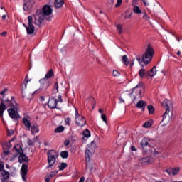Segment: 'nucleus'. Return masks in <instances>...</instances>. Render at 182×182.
I'll list each match as a JSON object with an SVG mask.
<instances>
[{
  "label": "nucleus",
  "instance_id": "obj_25",
  "mask_svg": "<svg viewBox=\"0 0 182 182\" xmlns=\"http://www.w3.org/2000/svg\"><path fill=\"white\" fill-rule=\"evenodd\" d=\"M83 136L82 137V140H85V139H89L90 137V131L89 129H86L82 132Z\"/></svg>",
  "mask_w": 182,
  "mask_h": 182
},
{
  "label": "nucleus",
  "instance_id": "obj_47",
  "mask_svg": "<svg viewBox=\"0 0 182 182\" xmlns=\"http://www.w3.org/2000/svg\"><path fill=\"white\" fill-rule=\"evenodd\" d=\"M101 117H102L103 122H105V123H106V124L107 125V118L106 117V114H102L101 115Z\"/></svg>",
  "mask_w": 182,
  "mask_h": 182
},
{
  "label": "nucleus",
  "instance_id": "obj_1",
  "mask_svg": "<svg viewBox=\"0 0 182 182\" xmlns=\"http://www.w3.org/2000/svg\"><path fill=\"white\" fill-rule=\"evenodd\" d=\"M13 151L15 153L14 155V159L18 157V160H29L28 156L23 153L22 145L16 144L13 148Z\"/></svg>",
  "mask_w": 182,
  "mask_h": 182
},
{
  "label": "nucleus",
  "instance_id": "obj_52",
  "mask_svg": "<svg viewBox=\"0 0 182 182\" xmlns=\"http://www.w3.org/2000/svg\"><path fill=\"white\" fill-rule=\"evenodd\" d=\"M51 178L52 176H50V175H47L45 178L46 182H50Z\"/></svg>",
  "mask_w": 182,
  "mask_h": 182
},
{
  "label": "nucleus",
  "instance_id": "obj_62",
  "mask_svg": "<svg viewBox=\"0 0 182 182\" xmlns=\"http://www.w3.org/2000/svg\"><path fill=\"white\" fill-rule=\"evenodd\" d=\"M144 163V164H151V163H153V161L148 160V161H145Z\"/></svg>",
  "mask_w": 182,
  "mask_h": 182
},
{
  "label": "nucleus",
  "instance_id": "obj_60",
  "mask_svg": "<svg viewBox=\"0 0 182 182\" xmlns=\"http://www.w3.org/2000/svg\"><path fill=\"white\" fill-rule=\"evenodd\" d=\"M142 2L145 6H149V2H147V0H144Z\"/></svg>",
  "mask_w": 182,
  "mask_h": 182
},
{
  "label": "nucleus",
  "instance_id": "obj_43",
  "mask_svg": "<svg viewBox=\"0 0 182 182\" xmlns=\"http://www.w3.org/2000/svg\"><path fill=\"white\" fill-rule=\"evenodd\" d=\"M143 127L149 129V127H151V123L150 122H146L144 124Z\"/></svg>",
  "mask_w": 182,
  "mask_h": 182
},
{
  "label": "nucleus",
  "instance_id": "obj_23",
  "mask_svg": "<svg viewBox=\"0 0 182 182\" xmlns=\"http://www.w3.org/2000/svg\"><path fill=\"white\" fill-rule=\"evenodd\" d=\"M53 76H55V73H53V70L50 69L46 73L45 77L43 78L49 80V79H50V77H53Z\"/></svg>",
  "mask_w": 182,
  "mask_h": 182
},
{
  "label": "nucleus",
  "instance_id": "obj_15",
  "mask_svg": "<svg viewBox=\"0 0 182 182\" xmlns=\"http://www.w3.org/2000/svg\"><path fill=\"white\" fill-rule=\"evenodd\" d=\"M34 19V24L37 25V26H41L42 25V22H43L45 18H42L38 15H33V16Z\"/></svg>",
  "mask_w": 182,
  "mask_h": 182
},
{
  "label": "nucleus",
  "instance_id": "obj_5",
  "mask_svg": "<svg viewBox=\"0 0 182 182\" xmlns=\"http://www.w3.org/2000/svg\"><path fill=\"white\" fill-rule=\"evenodd\" d=\"M9 116L14 120V122H16L17 120H19L21 119V115L18 113V107H11L8 109Z\"/></svg>",
  "mask_w": 182,
  "mask_h": 182
},
{
  "label": "nucleus",
  "instance_id": "obj_17",
  "mask_svg": "<svg viewBox=\"0 0 182 182\" xmlns=\"http://www.w3.org/2000/svg\"><path fill=\"white\" fill-rule=\"evenodd\" d=\"M178 171H180L179 168H173L172 170L171 169H166L165 171L166 173H167L169 176H176V174H178Z\"/></svg>",
  "mask_w": 182,
  "mask_h": 182
},
{
  "label": "nucleus",
  "instance_id": "obj_21",
  "mask_svg": "<svg viewBox=\"0 0 182 182\" xmlns=\"http://www.w3.org/2000/svg\"><path fill=\"white\" fill-rule=\"evenodd\" d=\"M9 148H7L5 145L3 146V153L1 154L2 159H5L6 156H9Z\"/></svg>",
  "mask_w": 182,
  "mask_h": 182
},
{
  "label": "nucleus",
  "instance_id": "obj_63",
  "mask_svg": "<svg viewBox=\"0 0 182 182\" xmlns=\"http://www.w3.org/2000/svg\"><path fill=\"white\" fill-rule=\"evenodd\" d=\"M79 182H85V177H81Z\"/></svg>",
  "mask_w": 182,
  "mask_h": 182
},
{
  "label": "nucleus",
  "instance_id": "obj_36",
  "mask_svg": "<svg viewBox=\"0 0 182 182\" xmlns=\"http://www.w3.org/2000/svg\"><path fill=\"white\" fill-rule=\"evenodd\" d=\"M55 160H48V166H47V168H50V167L55 165Z\"/></svg>",
  "mask_w": 182,
  "mask_h": 182
},
{
  "label": "nucleus",
  "instance_id": "obj_6",
  "mask_svg": "<svg viewBox=\"0 0 182 182\" xmlns=\"http://www.w3.org/2000/svg\"><path fill=\"white\" fill-rule=\"evenodd\" d=\"M95 151H96V144L95 141H92L91 144L85 150V160H87V159L90 160V156L94 154Z\"/></svg>",
  "mask_w": 182,
  "mask_h": 182
},
{
  "label": "nucleus",
  "instance_id": "obj_27",
  "mask_svg": "<svg viewBox=\"0 0 182 182\" xmlns=\"http://www.w3.org/2000/svg\"><path fill=\"white\" fill-rule=\"evenodd\" d=\"M2 177H3V179H8L9 178V173L8 172V171L6 170H3L1 171H0Z\"/></svg>",
  "mask_w": 182,
  "mask_h": 182
},
{
  "label": "nucleus",
  "instance_id": "obj_49",
  "mask_svg": "<svg viewBox=\"0 0 182 182\" xmlns=\"http://www.w3.org/2000/svg\"><path fill=\"white\" fill-rule=\"evenodd\" d=\"M122 2H123V0H117V4L115 5V8H119V6L122 5Z\"/></svg>",
  "mask_w": 182,
  "mask_h": 182
},
{
  "label": "nucleus",
  "instance_id": "obj_58",
  "mask_svg": "<svg viewBox=\"0 0 182 182\" xmlns=\"http://www.w3.org/2000/svg\"><path fill=\"white\" fill-rule=\"evenodd\" d=\"M58 102H60V103H62L63 102V100L62 99V95H58Z\"/></svg>",
  "mask_w": 182,
  "mask_h": 182
},
{
  "label": "nucleus",
  "instance_id": "obj_12",
  "mask_svg": "<svg viewBox=\"0 0 182 182\" xmlns=\"http://www.w3.org/2000/svg\"><path fill=\"white\" fill-rule=\"evenodd\" d=\"M26 174H28V165L23 164L21 169V176L24 182H28L26 181Z\"/></svg>",
  "mask_w": 182,
  "mask_h": 182
},
{
  "label": "nucleus",
  "instance_id": "obj_56",
  "mask_svg": "<svg viewBox=\"0 0 182 182\" xmlns=\"http://www.w3.org/2000/svg\"><path fill=\"white\" fill-rule=\"evenodd\" d=\"M70 122H71V120H70V118H69V117H68L65 119V123H66L68 126H69V124H70Z\"/></svg>",
  "mask_w": 182,
  "mask_h": 182
},
{
  "label": "nucleus",
  "instance_id": "obj_33",
  "mask_svg": "<svg viewBox=\"0 0 182 182\" xmlns=\"http://www.w3.org/2000/svg\"><path fill=\"white\" fill-rule=\"evenodd\" d=\"M53 91L54 92V93H58L59 92V84L58 83V82H55Z\"/></svg>",
  "mask_w": 182,
  "mask_h": 182
},
{
  "label": "nucleus",
  "instance_id": "obj_32",
  "mask_svg": "<svg viewBox=\"0 0 182 182\" xmlns=\"http://www.w3.org/2000/svg\"><path fill=\"white\" fill-rule=\"evenodd\" d=\"M129 58L126 55L122 57V62L125 66H129Z\"/></svg>",
  "mask_w": 182,
  "mask_h": 182
},
{
  "label": "nucleus",
  "instance_id": "obj_53",
  "mask_svg": "<svg viewBox=\"0 0 182 182\" xmlns=\"http://www.w3.org/2000/svg\"><path fill=\"white\" fill-rule=\"evenodd\" d=\"M27 143L28 146H33L35 144V143L33 142V141L31 140V139H28L27 140Z\"/></svg>",
  "mask_w": 182,
  "mask_h": 182
},
{
  "label": "nucleus",
  "instance_id": "obj_20",
  "mask_svg": "<svg viewBox=\"0 0 182 182\" xmlns=\"http://www.w3.org/2000/svg\"><path fill=\"white\" fill-rule=\"evenodd\" d=\"M148 76H150L151 77H153L154 76H156L157 74V68L156 66H154L149 71L146 73Z\"/></svg>",
  "mask_w": 182,
  "mask_h": 182
},
{
  "label": "nucleus",
  "instance_id": "obj_64",
  "mask_svg": "<svg viewBox=\"0 0 182 182\" xmlns=\"http://www.w3.org/2000/svg\"><path fill=\"white\" fill-rule=\"evenodd\" d=\"M8 179H1V182H8Z\"/></svg>",
  "mask_w": 182,
  "mask_h": 182
},
{
  "label": "nucleus",
  "instance_id": "obj_61",
  "mask_svg": "<svg viewBox=\"0 0 182 182\" xmlns=\"http://www.w3.org/2000/svg\"><path fill=\"white\" fill-rule=\"evenodd\" d=\"M131 150L132 151H137V149L134 146H131Z\"/></svg>",
  "mask_w": 182,
  "mask_h": 182
},
{
  "label": "nucleus",
  "instance_id": "obj_51",
  "mask_svg": "<svg viewBox=\"0 0 182 182\" xmlns=\"http://www.w3.org/2000/svg\"><path fill=\"white\" fill-rule=\"evenodd\" d=\"M8 92V89L5 88L4 90H2L0 92V95H2L3 97H5V93H6Z\"/></svg>",
  "mask_w": 182,
  "mask_h": 182
},
{
  "label": "nucleus",
  "instance_id": "obj_10",
  "mask_svg": "<svg viewBox=\"0 0 182 182\" xmlns=\"http://www.w3.org/2000/svg\"><path fill=\"white\" fill-rule=\"evenodd\" d=\"M58 102H59L58 99H55V97H51L48 100V107L49 109H58V107H56V106H58Z\"/></svg>",
  "mask_w": 182,
  "mask_h": 182
},
{
  "label": "nucleus",
  "instance_id": "obj_3",
  "mask_svg": "<svg viewBox=\"0 0 182 182\" xmlns=\"http://www.w3.org/2000/svg\"><path fill=\"white\" fill-rule=\"evenodd\" d=\"M162 107H164L166 109V111L163 115V119L161 121L162 126H166L167 123H168V121H166L164 122V120H166L167 116H168V114L170 113V107L171 106V101L169 100H164V102L161 103Z\"/></svg>",
  "mask_w": 182,
  "mask_h": 182
},
{
  "label": "nucleus",
  "instance_id": "obj_50",
  "mask_svg": "<svg viewBox=\"0 0 182 182\" xmlns=\"http://www.w3.org/2000/svg\"><path fill=\"white\" fill-rule=\"evenodd\" d=\"M58 173V171H52L49 175L50 176V177H55V176H56Z\"/></svg>",
  "mask_w": 182,
  "mask_h": 182
},
{
  "label": "nucleus",
  "instance_id": "obj_16",
  "mask_svg": "<svg viewBox=\"0 0 182 182\" xmlns=\"http://www.w3.org/2000/svg\"><path fill=\"white\" fill-rule=\"evenodd\" d=\"M65 4V1L64 0H55L54 1V7L56 9H60L62 6Z\"/></svg>",
  "mask_w": 182,
  "mask_h": 182
},
{
  "label": "nucleus",
  "instance_id": "obj_26",
  "mask_svg": "<svg viewBox=\"0 0 182 182\" xmlns=\"http://www.w3.org/2000/svg\"><path fill=\"white\" fill-rule=\"evenodd\" d=\"M26 32L28 35H32L35 32V26H28V28H26Z\"/></svg>",
  "mask_w": 182,
  "mask_h": 182
},
{
  "label": "nucleus",
  "instance_id": "obj_41",
  "mask_svg": "<svg viewBox=\"0 0 182 182\" xmlns=\"http://www.w3.org/2000/svg\"><path fill=\"white\" fill-rule=\"evenodd\" d=\"M66 167H68V164L66 163H62L59 166V170H60V171L65 170V168H66Z\"/></svg>",
  "mask_w": 182,
  "mask_h": 182
},
{
  "label": "nucleus",
  "instance_id": "obj_59",
  "mask_svg": "<svg viewBox=\"0 0 182 182\" xmlns=\"http://www.w3.org/2000/svg\"><path fill=\"white\" fill-rule=\"evenodd\" d=\"M130 18H132V14L129 15H125L124 16V19H130Z\"/></svg>",
  "mask_w": 182,
  "mask_h": 182
},
{
  "label": "nucleus",
  "instance_id": "obj_38",
  "mask_svg": "<svg viewBox=\"0 0 182 182\" xmlns=\"http://www.w3.org/2000/svg\"><path fill=\"white\" fill-rule=\"evenodd\" d=\"M142 18L146 22H150V16L147 15V13L144 12Z\"/></svg>",
  "mask_w": 182,
  "mask_h": 182
},
{
  "label": "nucleus",
  "instance_id": "obj_7",
  "mask_svg": "<svg viewBox=\"0 0 182 182\" xmlns=\"http://www.w3.org/2000/svg\"><path fill=\"white\" fill-rule=\"evenodd\" d=\"M42 11L43 17H45L48 21H52V17L49 16V15H52V12H53L52 7L48 4H46Z\"/></svg>",
  "mask_w": 182,
  "mask_h": 182
},
{
  "label": "nucleus",
  "instance_id": "obj_9",
  "mask_svg": "<svg viewBox=\"0 0 182 182\" xmlns=\"http://www.w3.org/2000/svg\"><path fill=\"white\" fill-rule=\"evenodd\" d=\"M39 82L41 84L39 90H42V89L48 90V87L52 85V81L50 80H46V78L41 79Z\"/></svg>",
  "mask_w": 182,
  "mask_h": 182
},
{
  "label": "nucleus",
  "instance_id": "obj_55",
  "mask_svg": "<svg viewBox=\"0 0 182 182\" xmlns=\"http://www.w3.org/2000/svg\"><path fill=\"white\" fill-rule=\"evenodd\" d=\"M69 144H70V141H69V139H66L64 141V146H65L66 147H68V146H69Z\"/></svg>",
  "mask_w": 182,
  "mask_h": 182
},
{
  "label": "nucleus",
  "instance_id": "obj_24",
  "mask_svg": "<svg viewBox=\"0 0 182 182\" xmlns=\"http://www.w3.org/2000/svg\"><path fill=\"white\" fill-rule=\"evenodd\" d=\"M6 110V105L4 104V102L2 101L0 103V117H2L4 116V112Z\"/></svg>",
  "mask_w": 182,
  "mask_h": 182
},
{
  "label": "nucleus",
  "instance_id": "obj_11",
  "mask_svg": "<svg viewBox=\"0 0 182 182\" xmlns=\"http://www.w3.org/2000/svg\"><path fill=\"white\" fill-rule=\"evenodd\" d=\"M149 141L150 138L149 137H145L141 141L140 144L144 150H147V149H150L151 147V144L149 143Z\"/></svg>",
  "mask_w": 182,
  "mask_h": 182
},
{
  "label": "nucleus",
  "instance_id": "obj_42",
  "mask_svg": "<svg viewBox=\"0 0 182 182\" xmlns=\"http://www.w3.org/2000/svg\"><path fill=\"white\" fill-rule=\"evenodd\" d=\"M11 141H14V139H11L9 141V142L6 143L4 146L7 148H9L10 150L12 149V144H11Z\"/></svg>",
  "mask_w": 182,
  "mask_h": 182
},
{
  "label": "nucleus",
  "instance_id": "obj_54",
  "mask_svg": "<svg viewBox=\"0 0 182 182\" xmlns=\"http://www.w3.org/2000/svg\"><path fill=\"white\" fill-rule=\"evenodd\" d=\"M136 60H138L139 63H141L143 62V58H141L139 55L136 56Z\"/></svg>",
  "mask_w": 182,
  "mask_h": 182
},
{
  "label": "nucleus",
  "instance_id": "obj_14",
  "mask_svg": "<svg viewBox=\"0 0 182 182\" xmlns=\"http://www.w3.org/2000/svg\"><path fill=\"white\" fill-rule=\"evenodd\" d=\"M35 0H24V4L23 6V9L24 11H28L31 8H32V5L35 4Z\"/></svg>",
  "mask_w": 182,
  "mask_h": 182
},
{
  "label": "nucleus",
  "instance_id": "obj_39",
  "mask_svg": "<svg viewBox=\"0 0 182 182\" xmlns=\"http://www.w3.org/2000/svg\"><path fill=\"white\" fill-rule=\"evenodd\" d=\"M139 76L140 77H144L146 76V70L142 68L139 70Z\"/></svg>",
  "mask_w": 182,
  "mask_h": 182
},
{
  "label": "nucleus",
  "instance_id": "obj_34",
  "mask_svg": "<svg viewBox=\"0 0 182 182\" xmlns=\"http://www.w3.org/2000/svg\"><path fill=\"white\" fill-rule=\"evenodd\" d=\"M28 26H33V16L32 17V16H28Z\"/></svg>",
  "mask_w": 182,
  "mask_h": 182
},
{
  "label": "nucleus",
  "instance_id": "obj_44",
  "mask_svg": "<svg viewBox=\"0 0 182 182\" xmlns=\"http://www.w3.org/2000/svg\"><path fill=\"white\" fill-rule=\"evenodd\" d=\"M15 131L14 129H8L7 130V136H14Z\"/></svg>",
  "mask_w": 182,
  "mask_h": 182
},
{
  "label": "nucleus",
  "instance_id": "obj_8",
  "mask_svg": "<svg viewBox=\"0 0 182 182\" xmlns=\"http://www.w3.org/2000/svg\"><path fill=\"white\" fill-rule=\"evenodd\" d=\"M1 103H2V102H4V105H5L6 107H18V104L16 103V102L15 101V97H11V99H6L4 100V98H1Z\"/></svg>",
  "mask_w": 182,
  "mask_h": 182
},
{
  "label": "nucleus",
  "instance_id": "obj_29",
  "mask_svg": "<svg viewBox=\"0 0 182 182\" xmlns=\"http://www.w3.org/2000/svg\"><path fill=\"white\" fill-rule=\"evenodd\" d=\"M60 156L62 159H68L69 157V152L68 151H63L60 152Z\"/></svg>",
  "mask_w": 182,
  "mask_h": 182
},
{
  "label": "nucleus",
  "instance_id": "obj_18",
  "mask_svg": "<svg viewBox=\"0 0 182 182\" xmlns=\"http://www.w3.org/2000/svg\"><path fill=\"white\" fill-rule=\"evenodd\" d=\"M146 106H147V102L143 100L138 102L136 104V107L138 109H141L143 112H144V109H146Z\"/></svg>",
  "mask_w": 182,
  "mask_h": 182
},
{
  "label": "nucleus",
  "instance_id": "obj_35",
  "mask_svg": "<svg viewBox=\"0 0 182 182\" xmlns=\"http://www.w3.org/2000/svg\"><path fill=\"white\" fill-rule=\"evenodd\" d=\"M147 107L149 114H154V107H153V105H148Z\"/></svg>",
  "mask_w": 182,
  "mask_h": 182
},
{
  "label": "nucleus",
  "instance_id": "obj_4",
  "mask_svg": "<svg viewBox=\"0 0 182 182\" xmlns=\"http://www.w3.org/2000/svg\"><path fill=\"white\" fill-rule=\"evenodd\" d=\"M75 124H77L78 127H83L86 124V119L79 114L77 110L75 111Z\"/></svg>",
  "mask_w": 182,
  "mask_h": 182
},
{
  "label": "nucleus",
  "instance_id": "obj_19",
  "mask_svg": "<svg viewBox=\"0 0 182 182\" xmlns=\"http://www.w3.org/2000/svg\"><path fill=\"white\" fill-rule=\"evenodd\" d=\"M143 87H141V85H137L136 86H135L134 87L133 91L131 92V95H133V93H134V92H138V94L139 95V96H141V92H143Z\"/></svg>",
  "mask_w": 182,
  "mask_h": 182
},
{
  "label": "nucleus",
  "instance_id": "obj_22",
  "mask_svg": "<svg viewBox=\"0 0 182 182\" xmlns=\"http://www.w3.org/2000/svg\"><path fill=\"white\" fill-rule=\"evenodd\" d=\"M23 123L25 127H26L27 130H31V121H29V119H26V117H23Z\"/></svg>",
  "mask_w": 182,
  "mask_h": 182
},
{
  "label": "nucleus",
  "instance_id": "obj_45",
  "mask_svg": "<svg viewBox=\"0 0 182 182\" xmlns=\"http://www.w3.org/2000/svg\"><path fill=\"white\" fill-rule=\"evenodd\" d=\"M117 29L119 34L123 33V30L122 28V25H117Z\"/></svg>",
  "mask_w": 182,
  "mask_h": 182
},
{
  "label": "nucleus",
  "instance_id": "obj_48",
  "mask_svg": "<svg viewBox=\"0 0 182 182\" xmlns=\"http://www.w3.org/2000/svg\"><path fill=\"white\" fill-rule=\"evenodd\" d=\"M112 75L113 76L117 77L120 75V73H119V71L114 70L112 72Z\"/></svg>",
  "mask_w": 182,
  "mask_h": 182
},
{
  "label": "nucleus",
  "instance_id": "obj_40",
  "mask_svg": "<svg viewBox=\"0 0 182 182\" xmlns=\"http://www.w3.org/2000/svg\"><path fill=\"white\" fill-rule=\"evenodd\" d=\"M29 82H31V80H27L26 83L23 82L21 85V90H25V89H26V87L28 86V83H29Z\"/></svg>",
  "mask_w": 182,
  "mask_h": 182
},
{
  "label": "nucleus",
  "instance_id": "obj_31",
  "mask_svg": "<svg viewBox=\"0 0 182 182\" xmlns=\"http://www.w3.org/2000/svg\"><path fill=\"white\" fill-rule=\"evenodd\" d=\"M85 166L87 168H90V170H92L93 168V164L90 162V160L85 161Z\"/></svg>",
  "mask_w": 182,
  "mask_h": 182
},
{
  "label": "nucleus",
  "instance_id": "obj_57",
  "mask_svg": "<svg viewBox=\"0 0 182 182\" xmlns=\"http://www.w3.org/2000/svg\"><path fill=\"white\" fill-rule=\"evenodd\" d=\"M1 36H4L5 38V36H6V35H8V33L6 31H3L1 33H0Z\"/></svg>",
  "mask_w": 182,
  "mask_h": 182
},
{
  "label": "nucleus",
  "instance_id": "obj_28",
  "mask_svg": "<svg viewBox=\"0 0 182 182\" xmlns=\"http://www.w3.org/2000/svg\"><path fill=\"white\" fill-rule=\"evenodd\" d=\"M36 133H39V127H38L36 124L33 125L31 127V134H36Z\"/></svg>",
  "mask_w": 182,
  "mask_h": 182
},
{
  "label": "nucleus",
  "instance_id": "obj_13",
  "mask_svg": "<svg viewBox=\"0 0 182 182\" xmlns=\"http://www.w3.org/2000/svg\"><path fill=\"white\" fill-rule=\"evenodd\" d=\"M47 156L48 160H58L59 154L55 150H51L48 152Z\"/></svg>",
  "mask_w": 182,
  "mask_h": 182
},
{
  "label": "nucleus",
  "instance_id": "obj_37",
  "mask_svg": "<svg viewBox=\"0 0 182 182\" xmlns=\"http://www.w3.org/2000/svg\"><path fill=\"white\" fill-rule=\"evenodd\" d=\"M133 11L134 14H141V10L140 9V7L137 6H134Z\"/></svg>",
  "mask_w": 182,
  "mask_h": 182
},
{
  "label": "nucleus",
  "instance_id": "obj_46",
  "mask_svg": "<svg viewBox=\"0 0 182 182\" xmlns=\"http://www.w3.org/2000/svg\"><path fill=\"white\" fill-rule=\"evenodd\" d=\"M4 168H5V165L4 164V162L0 161V172L4 171V170H5Z\"/></svg>",
  "mask_w": 182,
  "mask_h": 182
},
{
  "label": "nucleus",
  "instance_id": "obj_2",
  "mask_svg": "<svg viewBox=\"0 0 182 182\" xmlns=\"http://www.w3.org/2000/svg\"><path fill=\"white\" fill-rule=\"evenodd\" d=\"M153 55H154V49H153L150 45H149L146 50L142 55V60L144 65H149V63L151 62V59H153Z\"/></svg>",
  "mask_w": 182,
  "mask_h": 182
},
{
  "label": "nucleus",
  "instance_id": "obj_30",
  "mask_svg": "<svg viewBox=\"0 0 182 182\" xmlns=\"http://www.w3.org/2000/svg\"><path fill=\"white\" fill-rule=\"evenodd\" d=\"M65 131V127L60 125L55 129V133H62Z\"/></svg>",
  "mask_w": 182,
  "mask_h": 182
}]
</instances>
